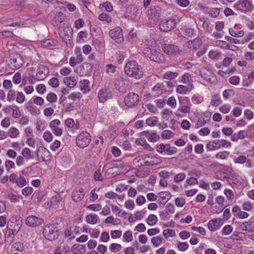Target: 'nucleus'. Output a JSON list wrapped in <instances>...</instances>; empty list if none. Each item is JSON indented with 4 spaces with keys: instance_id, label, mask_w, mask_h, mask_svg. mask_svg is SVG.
Returning <instances> with one entry per match:
<instances>
[{
    "instance_id": "obj_40",
    "label": "nucleus",
    "mask_w": 254,
    "mask_h": 254,
    "mask_svg": "<svg viewBox=\"0 0 254 254\" xmlns=\"http://www.w3.org/2000/svg\"><path fill=\"white\" fill-rule=\"evenodd\" d=\"M205 117H206V114L204 115L203 118L201 119V118H199L197 123L195 124V127H194L195 128H198L203 126H204L206 122H205Z\"/></svg>"
},
{
    "instance_id": "obj_36",
    "label": "nucleus",
    "mask_w": 254,
    "mask_h": 254,
    "mask_svg": "<svg viewBox=\"0 0 254 254\" xmlns=\"http://www.w3.org/2000/svg\"><path fill=\"white\" fill-rule=\"evenodd\" d=\"M158 122V118L157 117H151L146 119V124L147 125L153 127L155 126L156 125V123Z\"/></svg>"
},
{
    "instance_id": "obj_55",
    "label": "nucleus",
    "mask_w": 254,
    "mask_h": 254,
    "mask_svg": "<svg viewBox=\"0 0 254 254\" xmlns=\"http://www.w3.org/2000/svg\"><path fill=\"white\" fill-rule=\"evenodd\" d=\"M220 13V9L218 8H212L210 9L209 14L211 17H216Z\"/></svg>"
},
{
    "instance_id": "obj_56",
    "label": "nucleus",
    "mask_w": 254,
    "mask_h": 254,
    "mask_svg": "<svg viewBox=\"0 0 254 254\" xmlns=\"http://www.w3.org/2000/svg\"><path fill=\"white\" fill-rule=\"evenodd\" d=\"M23 248V245L20 243H15L12 246V249L14 251H18L19 252H22Z\"/></svg>"
},
{
    "instance_id": "obj_46",
    "label": "nucleus",
    "mask_w": 254,
    "mask_h": 254,
    "mask_svg": "<svg viewBox=\"0 0 254 254\" xmlns=\"http://www.w3.org/2000/svg\"><path fill=\"white\" fill-rule=\"evenodd\" d=\"M121 249L122 246L120 244L116 243H113L111 244L109 247L110 250L113 253L117 252L120 250Z\"/></svg>"
},
{
    "instance_id": "obj_42",
    "label": "nucleus",
    "mask_w": 254,
    "mask_h": 254,
    "mask_svg": "<svg viewBox=\"0 0 254 254\" xmlns=\"http://www.w3.org/2000/svg\"><path fill=\"white\" fill-rule=\"evenodd\" d=\"M174 135V133L171 130H165L162 131L161 133V137L163 138L169 139L170 137H173Z\"/></svg>"
},
{
    "instance_id": "obj_20",
    "label": "nucleus",
    "mask_w": 254,
    "mask_h": 254,
    "mask_svg": "<svg viewBox=\"0 0 254 254\" xmlns=\"http://www.w3.org/2000/svg\"><path fill=\"white\" fill-rule=\"evenodd\" d=\"M212 143L216 145V146H213V149H218L222 147L228 148L231 146V143L225 139L214 140L212 141Z\"/></svg>"
},
{
    "instance_id": "obj_23",
    "label": "nucleus",
    "mask_w": 254,
    "mask_h": 254,
    "mask_svg": "<svg viewBox=\"0 0 254 254\" xmlns=\"http://www.w3.org/2000/svg\"><path fill=\"white\" fill-rule=\"evenodd\" d=\"M141 136H144L147 138L149 141L155 142L159 138V136L155 132H150L149 131H143L140 132Z\"/></svg>"
},
{
    "instance_id": "obj_57",
    "label": "nucleus",
    "mask_w": 254,
    "mask_h": 254,
    "mask_svg": "<svg viewBox=\"0 0 254 254\" xmlns=\"http://www.w3.org/2000/svg\"><path fill=\"white\" fill-rule=\"evenodd\" d=\"M47 100L50 102H55L57 100V96L54 93H50L47 95Z\"/></svg>"
},
{
    "instance_id": "obj_5",
    "label": "nucleus",
    "mask_w": 254,
    "mask_h": 254,
    "mask_svg": "<svg viewBox=\"0 0 254 254\" xmlns=\"http://www.w3.org/2000/svg\"><path fill=\"white\" fill-rule=\"evenodd\" d=\"M91 135L87 131H82L76 138V144L80 148H84L90 143Z\"/></svg>"
},
{
    "instance_id": "obj_6",
    "label": "nucleus",
    "mask_w": 254,
    "mask_h": 254,
    "mask_svg": "<svg viewBox=\"0 0 254 254\" xmlns=\"http://www.w3.org/2000/svg\"><path fill=\"white\" fill-rule=\"evenodd\" d=\"M139 101V95L133 92L128 93L124 98L125 104L128 108L135 107L138 104Z\"/></svg>"
},
{
    "instance_id": "obj_47",
    "label": "nucleus",
    "mask_w": 254,
    "mask_h": 254,
    "mask_svg": "<svg viewBox=\"0 0 254 254\" xmlns=\"http://www.w3.org/2000/svg\"><path fill=\"white\" fill-rule=\"evenodd\" d=\"M240 78L238 76H233L231 77L229 79L230 84L234 85H237L239 84Z\"/></svg>"
},
{
    "instance_id": "obj_30",
    "label": "nucleus",
    "mask_w": 254,
    "mask_h": 254,
    "mask_svg": "<svg viewBox=\"0 0 254 254\" xmlns=\"http://www.w3.org/2000/svg\"><path fill=\"white\" fill-rule=\"evenodd\" d=\"M178 75V73L177 72L168 71L163 74V78L166 79L172 80L177 77Z\"/></svg>"
},
{
    "instance_id": "obj_48",
    "label": "nucleus",
    "mask_w": 254,
    "mask_h": 254,
    "mask_svg": "<svg viewBox=\"0 0 254 254\" xmlns=\"http://www.w3.org/2000/svg\"><path fill=\"white\" fill-rule=\"evenodd\" d=\"M229 154V152L227 151L219 152L215 155V157L217 159H225Z\"/></svg>"
},
{
    "instance_id": "obj_43",
    "label": "nucleus",
    "mask_w": 254,
    "mask_h": 254,
    "mask_svg": "<svg viewBox=\"0 0 254 254\" xmlns=\"http://www.w3.org/2000/svg\"><path fill=\"white\" fill-rule=\"evenodd\" d=\"M123 239L127 242H131L132 240V234L130 231H126L123 236Z\"/></svg>"
},
{
    "instance_id": "obj_34",
    "label": "nucleus",
    "mask_w": 254,
    "mask_h": 254,
    "mask_svg": "<svg viewBox=\"0 0 254 254\" xmlns=\"http://www.w3.org/2000/svg\"><path fill=\"white\" fill-rule=\"evenodd\" d=\"M146 222L149 225H154L156 224L157 222V217L154 214H150L146 219Z\"/></svg>"
},
{
    "instance_id": "obj_28",
    "label": "nucleus",
    "mask_w": 254,
    "mask_h": 254,
    "mask_svg": "<svg viewBox=\"0 0 254 254\" xmlns=\"http://www.w3.org/2000/svg\"><path fill=\"white\" fill-rule=\"evenodd\" d=\"M80 83V89L83 93H86L87 91H89V81L87 79H84L81 80Z\"/></svg>"
},
{
    "instance_id": "obj_41",
    "label": "nucleus",
    "mask_w": 254,
    "mask_h": 254,
    "mask_svg": "<svg viewBox=\"0 0 254 254\" xmlns=\"http://www.w3.org/2000/svg\"><path fill=\"white\" fill-rule=\"evenodd\" d=\"M235 92L232 89H226L223 92V96L224 98L227 99L231 96L234 95Z\"/></svg>"
},
{
    "instance_id": "obj_27",
    "label": "nucleus",
    "mask_w": 254,
    "mask_h": 254,
    "mask_svg": "<svg viewBox=\"0 0 254 254\" xmlns=\"http://www.w3.org/2000/svg\"><path fill=\"white\" fill-rule=\"evenodd\" d=\"M211 105L214 107H217L222 103L220 96L219 94H215L213 95L211 100Z\"/></svg>"
},
{
    "instance_id": "obj_31",
    "label": "nucleus",
    "mask_w": 254,
    "mask_h": 254,
    "mask_svg": "<svg viewBox=\"0 0 254 254\" xmlns=\"http://www.w3.org/2000/svg\"><path fill=\"white\" fill-rule=\"evenodd\" d=\"M98 216L95 214H89L86 216V222L88 223L95 224L97 222Z\"/></svg>"
},
{
    "instance_id": "obj_14",
    "label": "nucleus",
    "mask_w": 254,
    "mask_h": 254,
    "mask_svg": "<svg viewBox=\"0 0 254 254\" xmlns=\"http://www.w3.org/2000/svg\"><path fill=\"white\" fill-rule=\"evenodd\" d=\"M98 96L100 102L104 103L112 97V93L109 89L105 88L99 90Z\"/></svg>"
},
{
    "instance_id": "obj_35",
    "label": "nucleus",
    "mask_w": 254,
    "mask_h": 254,
    "mask_svg": "<svg viewBox=\"0 0 254 254\" xmlns=\"http://www.w3.org/2000/svg\"><path fill=\"white\" fill-rule=\"evenodd\" d=\"M230 34L234 37H241L244 35L243 31L235 30V28H230L229 30Z\"/></svg>"
},
{
    "instance_id": "obj_19",
    "label": "nucleus",
    "mask_w": 254,
    "mask_h": 254,
    "mask_svg": "<svg viewBox=\"0 0 254 254\" xmlns=\"http://www.w3.org/2000/svg\"><path fill=\"white\" fill-rule=\"evenodd\" d=\"M238 228L242 231L254 232V221H245L240 223Z\"/></svg>"
},
{
    "instance_id": "obj_11",
    "label": "nucleus",
    "mask_w": 254,
    "mask_h": 254,
    "mask_svg": "<svg viewBox=\"0 0 254 254\" xmlns=\"http://www.w3.org/2000/svg\"><path fill=\"white\" fill-rule=\"evenodd\" d=\"M25 223L29 227H35L43 224L44 220L34 215H30L27 217Z\"/></svg>"
},
{
    "instance_id": "obj_63",
    "label": "nucleus",
    "mask_w": 254,
    "mask_h": 254,
    "mask_svg": "<svg viewBox=\"0 0 254 254\" xmlns=\"http://www.w3.org/2000/svg\"><path fill=\"white\" fill-rule=\"evenodd\" d=\"M87 208L94 211H97L101 209V205L100 204H90L87 206Z\"/></svg>"
},
{
    "instance_id": "obj_37",
    "label": "nucleus",
    "mask_w": 254,
    "mask_h": 254,
    "mask_svg": "<svg viewBox=\"0 0 254 254\" xmlns=\"http://www.w3.org/2000/svg\"><path fill=\"white\" fill-rule=\"evenodd\" d=\"M108 175H111L113 177H115L119 174V169L118 167H111L109 168L107 171Z\"/></svg>"
},
{
    "instance_id": "obj_13",
    "label": "nucleus",
    "mask_w": 254,
    "mask_h": 254,
    "mask_svg": "<svg viewBox=\"0 0 254 254\" xmlns=\"http://www.w3.org/2000/svg\"><path fill=\"white\" fill-rule=\"evenodd\" d=\"M145 156H140L135 157L133 160V163L136 165L138 166H153L155 165L156 163L154 162L153 160H147L145 161ZM154 158L151 157V159H153Z\"/></svg>"
},
{
    "instance_id": "obj_2",
    "label": "nucleus",
    "mask_w": 254,
    "mask_h": 254,
    "mask_svg": "<svg viewBox=\"0 0 254 254\" xmlns=\"http://www.w3.org/2000/svg\"><path fill=\"white\" fill-rule=\"evenodd\" d=\"M142 53L145 58L157 63H163L165 61L164 55L153 48L146 47L143 49Z\"/></svg>"
},
{
    "instance_id": "obj_52",
    "label": "nucleus",
    "mask_w": 254,
    "mask_h": 254,
    "mask_svg": "<svg viewBox=\"0 0 254 254\" xmlns=\"http://www.w3.org/2000/svg\"><path fill=\"white\" fill-rule=\"evenodd\" d=\"M99 19L101 21H105L107 22L111 21V17L106 13H102L99 15Z\"/></svg>"
},
{
    "instance_id": "obj_59",
    "label": "nucleus",
    "mask_w": 254,
    "mask_h": 254,
    "mask_svg": "<svg viewBox=\"0 0 254 254\" xmlns=\"http://www.w3.org/2000/svg\"><path fill=\"white\" fill-rule=\"evenodd\" d=\"M186 178V175L183 173H181L178 175H176L174 177V181L177 183H179L182 181H183Z\"/></svg>"
},
{
    "instance_id": "obj_53",
    "label": "nucleus",
    "mask_w": 254,
    "mask_h": 254,
    "mask_svg": "<svg viewBox=\"0 0 254 254\" xmlns=\"http://www.w3.org/2000/svg\"><path fill=\"white\" fill-rule=\"evenodd\" d=\"M49 84L52 87H57L59 86V81L57 78L53 77L50 79Z\"/></svg>"
},
{
    "instance_id": "obj_15",
    "label": "nucleus",
    "mask_w": 254,
    "mask_h": 254,
    "mask_svg": "<svg viewBox=\"0 0 254 254\" xmlns=\"http://www.w3.org/2000/svg\"><path fill=\"white\" fill-rule=\"evenodd\" d=\"M223 222L221 219H213L210 220L208 223V228L211 232H214L221 227Z\"/></svg>"
},
{
    "instance_id": "obj_10",
    "label": "nucleus",
    "mask_w": 254,
    "mask_h": 254,
    "mask_svg": "<svg viewBox=\"0 0 254 254\" xmlns=\"http://www.w3.org/2000/svg\"><path fill=\"white\" fill-rule=\"evenodd\" d=\"M109 35L117 43H121L124 41L122 29L120 27H116L111 30Z\"/></svg>"
},
{
    "instance_id": "obj_49",
    "label": "nucleus",
    "mask_w": 254,
    "mask_h": 254,
    "mask_svg": "<svg viewBox=\"0 0 254 254\" xmlns=\"http://www.w3.org/2000/svg\"><path fill=\"white\" fill-rule=\"evenodd\" d=\"M106 72L108 74L114 73L116 71V66L113 64H109L106 65Z\"/></svg>"
},
{
    "instance_id": "obj_7",
    "label": "nucleus",
    "mask_w": 254,
    "mask_h": 254,
    "mask_svg": "<svg viewBox=\"0 0 254 254\" xmlns=\"http://www.w3.org/2000/svg\"><path fill=\"white\" fill-rule=\"evenodd\" d=\"M9 58L10 60V65L13 69H19L24 64L23 57L19 53H11Z\"/></svg>"
},
{
    "instance_id": "obj_1",
    "label": "nucleus",
    "mask_w": 254,
    "mask_h": 254,
    "mask_svg": "<svg viewBox=\"0 0 254 254\" xmlns=\"http://www.w3.org/2000/svg\"><path fill=\"white\" fill-rule=\"evenodd\" d=\"M124 70L128 76L136 79L141 78L143 75L142 68L135 61L127 62L124 67Z\"/></svg>"
},
{
    "instance_id": "obj_16",
    "label": "nucleus",
    "mask_w": 254,
    "mask_h": 254,
    "mask_svg": "<svg viewBox=\"0 0 254 254\" xmlns=\"http://www.w3.org/2000/svg\"><path fill=\"white\" fill-rule=\"evenodd\" d=\"M161 47L163 52L169 55L176 54L179 50L178 46L173 44H164Z\"/></svg>"
},
{
    "instance_id": "obj_58",
    "label": "nucleus",
    "mask_w": 254,
    "mask_h": 254,
    "mask_svg": "<svg viewBox=\"0 0 254 254\" xmlns=\"http://www.w3.org/2000/svg\"><path fill=\"white\" fill-rule=\"evenodd\" d=\"M231 109V106L229 104H224L219 108L220 111L224 114L228 113Z\"/></svg>"
},
{
    "instance_id": "obj_45",
    "label": "nucleus",
    "mask_w": 254,
    "mask_h": 254,
    "mask_svg": "<svg viewBox=\"0 0 254 254\" xmlns=\"http://www.w3.org/2000/svg\"><path fill=\"white\" fill-rule=\"evenodd\" d=\"M232 230L233 227L230 225H227L223 228L222 230V233L224 235H228L232 232Z\"/></svg>"
},
{
    "instance_id": "obj_18",
    "label": "nucleus",
    "mask_w": 254,
    "mask_h": 254,
    "mask_svg": "<svg viewBox=\"0 0 254 254\" xmlns=\"http://www.w3.org/2000/svg\"><path fill=\"white\" fill-rule=\"evenodd\" d=\"M60 36L67 45L70 44L72 39V30L69 29H68L67 30L64 29L63 32L61 33Z\"/></svg>"
},
{
    "instance_id": "obj_50",
    "label": "nucleus",
    "mask_w": 254,
    "mask_h": 254,
    "mask_svg": "<svg viewBox=\"0 0 254 254\" xmlns=\"http://www.w3.org/2000/svg\"><path fill=\"white\" fill-rule=\"evenodd\" d=\"M33 191V189L31 187H27L23 189L22 190V193L26 196L30 195Z\"/></svg>"
},
{
    "instance_id": "obj_39",
    "label": "nucleus",
    "mask_w": 254,
    "mask_h": 254,
    "mask_svg": "<svg viewBox=\"0 0 254 254\" xmlns=\"http://www.w3.org/2000/svg\"><path fill=\"white\" fill-rule=\"evenodd\" d=\"M9 136L11 138H15L19 134V132L18 129L14 127H11L8 130Z\"/></svg>"
},
{
    "instance_id": "obj_25",
    "label": "nucleus",
    "mask_w": 254,
    "mask_h": 254,
    "mask_svg": "<svg viewBox=\"0 0 254 254\" xmlns=\"http://www.w3.org/2000/svg\"><path fill=\"white\" fill-rule=\"evenodd\" d=\"M25 170H22L19 172V178L17 180V186L19 187L22 188L26 186L27 184L26 180L24 177V175H25Z\"/></svg>"
},
{
    "instance_id": "obj_64",
    "label": "nucleus",
    "mask_w": 254,
    "mask_h": 254,
    "mask_svg": "<svg viewBox=\"0 0 254 254\" xmlns=\"http://www.w3.org/2000/svg\"><path fill=\"white\" fill-rule=\"evenodd\" d=\"M25 100V95L22 92H18L17 94L16 101L19 103H23Z\"/></svg>"
},
{
    "instance_id": "obj_61",
    "label": "nucleus",
    "mask_w": 254,
    "mask_h": 254,
    "mask_svg": "<svg viewBox=\"0 0 254 254\" xmlns=\"http://www.w3.org/2000/svg\"><path fill=\"white\" fill-rule=\"evenodd\" d=\"M222 131L226 136H232L233 134V130L230 127H223L222 129Z\"/></svg>"
},
{
    "instance_id": "obj_17",
    "label": "nucleus",
    "mask_w": 254,
    "mask_h": 254,
    "mask_svg": "<svg viewBox=\"0 0 254 254\" xmlns=\"http://www.w3.org/2000/svg\"><path fill=\"white\" fill-rule=\"evenodd\" d=\"M84 196V190L82 188L75 189L72 193V198L75 202H80Z\"/></svg>"
},
{
    "instance_id": "obj_21",
    "label": "nucleus",
    "mask_w": 254,
    "mask_h": 254,
    "mask_svg": "<svg viewBox=\"0 0 254 254\" xmlns=\"http://www.w3.org/2000/svg\"><path fill=\"white\" fill-rule=\"evenodd\" d=\"M71 252L74 254H83L86 252L85 245L75 244L71 248Z\"/></svg>"
},
{
    "instance_id": "obj_8",
    "label": "nucleus",
    "mask_w": 254,
    "mask_h": 254,
    "mask_svg": "<svg viewBox=\"0 0 254 254\" xmlns=\"http://www.w3.org/2000/svg\"><path fill=\"white\" fill-rule=\"evenodd\" d=\"M175 19L171 18L165 21H162L159 24V29L162 32H168L174 29L176 26Z\"/></svg>"
},
{
    "instance_id": "obj_62",
    "label": "nucleus",
    "mask_w": 254,
    "mask_h": 254,
    "mask_svg": "<svg viewBox=\"0 0 254 254\" xmlns=\"http://www.w3.org/2000/svg\"><path fill=\"white\" fill-rule=\"evenodd\" d=\"M82 96L80 92H74L70 94L68 98L73 101H75L77 99H80Z\"/></svg>"
},
{
    "instance_id": "obj_38",
    "label": "nucleus",
    "mask_w": 254,
    "mask_h": 254,
    "mask_svg": "<svg viewBox=\"0 0 254 254\" xmlns=\"http://www.w3.org/2000/svg\"><path fill=\"white\" fill-rule=\"evenodd\" d=\"M163 234L166 239H168L169 237H172L175 236L176 233L174 230L171 229L164 230L163 231Z\"/></svg>"
},
{
    "instance_id": "obj_24",
    "label": "nucleus",
    "mask_w": 254,
    "mask_h": 254,
    "mask_svg": "<svg viewBox=\"0 0 254 254\" xmlns=\"http://www.w3.org/2000/svg\"><path fill=\"white\" fill-rule=\"evenodd\" d=\"M246 131L245 130H240L237 133H234L231 136V139L232 141L236 142L239 139H244L246 137Z\"/></svg>"
},
{
    "instance_id": "obj_29",
    "label": "nucleus",
    "mask_w": 254,
    "mask_h": 254,
    "mask_svg": "<svg viewBox=\"0 0 254 254\" xmlns=\"http://www.w3.org/2000/svg\"><path fill=\"white\" fill-rule=\"evenodd\" d=\"M22 155L26 158V159H32L34 158V156L33 154H31V150L27 148H24L21 152Z\"/></svg>"
},
{
    "instance_id": "obj_9",
    "label": "nucleus",
    "mask_w": 254,
    "mask_h": 254,
    "mask_svg": "<svg viewBox=\"0 0 254 254\" xmlns=\"http://www.w3.org/2000/svg\"><path fill=\"white\" fill-rule=\"evenodd\" d=\"M253 4L250 0H239L236 2L233 7L238 9L242 10V8H244L247 12H251L252 9Z\"/></svg>"
},
{
    "instance_id": "obj_12",
    "label": "nucleus",
    "mask_w": 254,
    "mask_h": 254,
    "mask_svg": "<svg viewBox=\"0 0 254 254\" xmlns=\"http://www.w3.org/2000/svg\"><path fill=\"white\" fill-rule=\"evenodd\" d=\"M61 125V122L58 119H55L49 123V127L53 132V133L57 136H60L63 134V130L62 128L59 127V126Z\"/></svg>"
},
{
    "instance_id": "obj_32",
    "label": "nucleus",
    "mask_w": 254,
    "mask_h": 254,
    "mask_svg": "<svg viewBox=\"0 0 254 254\" xmlns=\"http://www.w3.org/2000/svg\"><path fill=\"white\" fill-rule=\"evenodd\" d=\"M177 148L175 147H171L170 144H166L165 149V153L168 155L174 154L177 152Z\"/></svg>"
},
{
    "instance_id": "obj_51",
    "label": "nucleus",
    "mask_w": 254,
    "mask_h": 254,
    "mask_svg": "<svg viewBox=\"0 0 254 254\" xmlns=\"http://www.w3.org/2000/svg\"><path fill=\"white\" fill-rule=\"evenodd\" d=\"M21 81V73L19 72H16L12 78V81L14 84H18L20 83Z\"/></svg>"
},
{
    "instance_id": "obj_44",
    "label": "nucleus",
    "mask_w": 254,
    "mask_h": 254,
    "mask_svg": "<svg viewBox=\"0 0 254 254\" xmlns=\"http://www.w3.org/2000/svg\"><path fill=\"white\" fill-rule=\"evenodd\" d=\"M42 44L43 46L47 47H49L51 46H54L56 44V42L54 40L48 39L42 41Z\"/></svg>"
},
{
    "instance_id": "obj_60",
    "label": "nucleus",
    "mask_w": 254,
    "mask_h": 254,
    "mask_svg": "<svg viewBox=\"0 0 254 254\" xmlns=\"http://www.w3.org/2000/svg\"><path fill=\"white\" fill-rule=\"evenodd\" d=\"M43 136L44 139L48 142H50L52 140L53 135L52 133L49 131H45L44 133Z\"/></svg>"
},
{
    "instance_id": "obj_33",
    "label": "nucleus",
    "mask_w": 254,
    "mask_h": 254,
    "mask_svg": "<svg viewBox=\"0 0 254 254\" xmlns=\"http://www.w3.org/2000/svg\"><path fill=\"white\" fill-rule=\"evenodd\" d=\"M158 196L165 202L168 201L171 197V194L169 191H162L158 193Z\"/></svg>"
},
{
    "instance_id": "obj_3",
    "label": "nucleus",
    "mask_w": 254,
    "mask_h": 254,
    "mask_svg": "<svg viewBox=\"0 0 254 254\" xmlns=\"http://www.w3.org/2000/svg\"><path fill=\"white\" fill-rule=\"evenodd\" d=\"M59 230L57 224H47L44 226L43 234L47 240L52 241L58 238L60 234Z\"/></svg>"
},
{
    "instance_id": "obj_26",
    "label": "nucleus",
    "mask_w": 254,
    "mask_h": 254,
    "mask_svg": "<svg viewBox=\"0 0 254 254\" xmlns=\"http://www.w3.org/2000/svg\"><path fill=\"white\" fill-rule=\"evenodd\" d=\"M64 83L70 88L73 87L76 85L77 82L74 77H66L64 79Z\"/></svg>"
},
{
    "instance_id": "obj_22",
    "label": "nucleus",
    "mask_w": 254,
    "mask_h": 254,
    "mask_svg": "<svg viewBox=\"0 0 254 254\" xmlns=\"http://www.w3.org/2000/svg\"><path fill=\"white\" fill-rule=\"evenodd\" d=\"M193 88L192 84H189L187 86L180 85L176 89V92L179 94H186Z\"/></svg>"
},
{
    "instance_id": "obj_54",
    "label": "nucleus",
    "mask_w": 254,
    "mask_h": 254,
    "mask_svg": "<svg viewBox=\"0 0 254 254\" xmlns=\"http://www.w3.org/2000/svg\"><path fill=\"white\" fill-rule=\"evenodd\" d=\"M162 240L160 237L157 236L153 237L151 241L154 246L157 247L162 243Z\"/></svg>"
},
{
    "instance_id": "obj_4",
    "label": "nucleus",
    "mask_w": 254,
    "mask_h": 254,
    "mask_svg": "<svg viewBox=\"0 0 254 254\" xmlns=\"http://www.w3.org/2000/svg\"><path fill=\"white\" fill-rule=\"evenodd\" d=\"M161 13V8L158 5L151 6L147 11V17L150 26L152 27L159 20Z\"/></svg>"
}]
</instances>
